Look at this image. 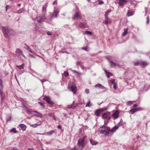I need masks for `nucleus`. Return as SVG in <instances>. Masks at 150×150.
<instances>
[{
    "instance_id": "6e6d98bb",
    "label": "nucleus",
    "mask_w": 150,
    "mask_h": 150,
    "mask_svg": "<svg viewBox=\"0 0 150 150\" xmlns=\"http://www.w3.org/2000/svg\"><path fill=\"white\" fill-rule=\"evenodd\" d=\"M100 109V110L101 112H102L103 111H105V110H106L107 109V108H102Z\"/></svg>"
},
{
    "instance_id": "2f4dec72",
    "label": "nucleus",
    "mask_w": 150,
    "mask_h": 150,
    "mask_svg": "<svg viewBox=\"0 0 150 150\" xmlns=\"http://www.w3.org/2000/svg\"><path fill=\"white\" fill-rule=\"evenodd\" d=\"M90 100H89L88 103H87L86 105V107H90L92 106V105L91 104H90Z\"/></svg>"
},
{
    "instance_id": "5701e85b",
    "label": "nucleus",
    "mask_w": 150,
    "mask_h": 150,
    "mask_svg": "<svg viewBox=\"0 0 150 150\" xmlns=\"http://www.w3.org/2000/svg\"><path fill=\"white\" fill-rule=\"evenodd\" d=\"M86 25V23H81L80 22L79 25V27L81 28H83L85 27Z\"/></svg>"
},
{
    "instance_id": "a878e982",
    "label": "nucleus",
    "mask_w": 150,
    "mask_h": 150,
    "mask_svg": "<svg viewBox=\"0 0 150 150\" xmlns=\"http://www.w3.org/2000/svg\"><path fill=\"white\" fill-rule=\"evenodd\" d=\"M128 28H125L124 30V32L122 33V35L123 36H125L128 33Z\"/></svg>"
},
{
    "instance_id": "9d476101",
    "label": "nucleus",
    "mask_w": 150,
    "mask_h": 150,
    "mask_svg": "<svg viewBox=\"0 0 150 150\" xmlns=\"http://www.w3.org/2000/svg\"><path fill=\"white\" fill-rule=\"evenodd\" d=\"M54 133H55V134H56L57 133V132L56 130H50L49 132H46L45 133L40 134L42 135L46 134L47 135L51 136Z\"/></svg>"
},
{
    "instance_id": "c9c22d12",
    "label": "nucleus",
    "mask_w": 150,
    "mask_h": 150,
    "mask_svg": "<svg viewBox=\"0 0 150 150\" xmlns=\"http://www.w3.org/2000/svg\"><path fill=\"white\" fill-rule=\"evenodd\" d=\"M103 23H104L106 25H108V23H110L111 22H109L107 20H105L103 22Z\"/></svg>"
},
{
    "instance_id": "4468645a",
    "label": "nucleus",
    "mask_w": 150,
    "mask_h": 150,
    "mask_svg": "<svg viewBox=\"0 0 150 150\" xmlns=\"http://www.w3.org/2000/svg\"><path fill=\"white\" fill-rule=\"evenodd\" d=\"M118 129L116 126H114L111 130H110V136L112 135L113 133L115 132L116 130Z\"/></svg>"
},
{
    "instance_id": "473e14b6",
    "label": "nucleus",
    "mask_w": 150,
    "mask_h": 150,
    "mask_svg": "<svg viewBox=\"0 0 150 150\" xmlns=\"http://www.w3.org/2000/svg\"><path fill=\"white\" fill-rule=\"evenodd\" d=\"M73 71L74 73H76L79 76H80L81 75V74L76 71L73 70Z\"/></svg>"
},
{
    "instance_id": "aec40b11",
    "label": "nucleus",
    "mask_w": 150,
    "mask_h": 150,
    "mask_svg": "<svg viewBox=\"0 0 150 150\" xmlns=\"http://www.w3.org/2000/svg\"><path fill=\"white\" fill-rule=\"evenodd\" d=\"M101 112L100 110V109H98L96 110L95 111V114L96 116L99 117L100 116Z\"/></svg>"
},
{
    "instance_id": "774afa93",
    "label": "nucleus",
    "mask_w": 150,
    "mask_h": 150,
    "mask_svg": "<svg viewBox=\"0 0 150 150\" xmlns=\"http://www.w3.org/2000/svg\"><path fill=\"white\" fill-rule=\"evenodd\" d=\"M137 104H134L133 106V108H135V107H136L137 106Z\"/></svg>"
},
{
    "instance_id": "6e6552de",
    "label": "nucleus",
    "mask_w": 150,
    "mask_h": 150,
    "mask_svg": "<svg viewBox=\"0 0 150 150\" xmlns=\"http://www.w3.org/2000/svg\"><path fill=\"white\" fill-rule=\"evenodd\" d=\"M43 100H45L47 103L50 105H52L54 103L53 102L51 101L50 98L48 96H45L43 98Z\"/></svg>"
},
{
    "instance_id": "37998d69",
    "label": "nucleus",
    "mask_w": 150,
    "mask_h": 150,
    "mask_svg": "<svg viewBox=\"0 0 150 150\" xmlns=\"http://www.w3.org/2000/svg\"><path fill=\"white\" fill-rule=\"evenodd\" d=\"M64 75L66 77L68 76L69 75L68 73L66 71H65L64 72Z\"/></svg>"
},
{
    "instance_id": "4c0bfd02",
    "label": "nucleus",
    "mask_w": 150,
    "mask_h": 150,
    "mask_svg": "<svg viewBox=\"0 0 150 150\" xmlns=\"http://www.w3.org/2000/svg\"><path fill=\"white\" fill-rule=\"evenodd\" d=\"M139 64H140V62H137L134 63V65L135 66H137Z\"/></svg>"
},
{
    "instance_id": "3c124183",
    "label": "nucleus",
    "mask_w": 150,
    "mask_h": 150,
    "mask_svg": "<svg viewBox=\"0 0 150 150\" xmlns=\"http://www.w3.org/2000/svg\"><path fill=\"white\" fill-rule=\"evenodd\" d=\"M40 81L42 82V84H43V82L46 81V80L45 79H43L42 80H41L40 79H39Z\"/></svg>"
},
{
    "instance_id": "a211bd4d",
    "label": "nucleus",
    "mask_w": 150,
    "mask_h": 150,
    "mask_svg": "<svg viewBox=\"0 0 150 150\" xmlns=\"http://www.w3.org/2000/svg\"><path fill=\"white\" fill-rule=\"evenodd\" d=\"M42 123L41 121H40L38 122V123H36L34 124H32L30 125L31 127H32L34 128H35L37 127L38 126H40L41 125Z\"/></svg>"
},
{
    "instance_id": "5fc2aeb1",
    "label": "nucleus",
    "mask_w": 150,
    "mask_h": 150,
    "mask_svg": "<svg viewBox=\"0 0 150 150\" xmlns=\"http://www.w3.org/2000/svg\"><path fill=\"white\" fill-rule=\"evenodd\" d=\"M47 34L48 35H52V32H51L50 31H48L47 32Z\"/></svg>"
},
{
    "instance_id": "a18cd8bd",
    "label": "nucleus",
    "mask_w": 150,
    "mask_h": 150,
    "mask_svg": "<svg viewBox=\"0 0 150 150\" xmlns=\"http://www.w3.org/2000/svg\"><path fill=\"white\" fill-rule=\"evenodd\" d=\"M113 88L115 90H116L117 89V86L116 83H114V84Z\"/></svg>"
},
{
    "instance_id": "09e8293b",
    "label": "nucleus",
    "mask_w": 150,
    "mask_h": 150,
    "mask_svg": "<svg viewBox=\"0 0 150 150\" xmlns=\"http://www.w3.org/2000/svg\"><path fill=\"white\" fill-rule=\"evenodd\" d=\"M10 8V6L8 5H6V11H7L8 9Z\"/></svg>"
},
{
    "instance_id": "20e7f679",
    "label": "nucleus",
    "mask_w": 150,
    "mask_h": 150,
    "mask_svg": "<svg viewBox=\"0 0 150 150\" xmlns=\"http://www.w3.org/2000/svg\"><path fill=\"white\" fill-rule=\"evenodd\" d=\"M82 18L81 13L79 12H76L74 15L73 19L78 20L81 19Z\"/></svg>"
},
{
    "instance_id": "2eb2a0df",
    "label": "nucleus",
    "mask_w": 150,
    "mask_h": 150,
    "mask_svg": "<svg viewBox=\"0 0 150 150\" xmlns=\"http://www.w3.org/2000/svg\"><path fill=\"white\" fill-rule=\"evenodd\" d=\"M139 108H134L131 109L129 111V113H131L132 114H133L134 112L140 110Z\"/></svg>"
},
{
    "instance_id": "4be33fe9",
    "label": "nucleus",
    "mask_w": 150,
    "mask_h": 150,
    "mask_svg": "<svg viewBox=\"0 0 150 150\" xmlns=\"http://www.w3.org/2000/svg\"><path fill=\"white\" fill-rule=\"evenodd\" d=\"M110 112H106L103 114V117L104 118H106L110 115Z\"/></svg>"
},
{
    "instance_id": "864d4df0",
    "label": "nucleus",
    "mask_w": 150,
    "mask_h": 150,
    "mask_svg": "<svg viewBox=\"0 0 150 150\" xmlns=\"http://www.w3.org/2000/svg\"><path fill=\"white\" fill-rule=\"evenodd\" d=\"M149 16H147V21H146V24H148L149 22Z\"/></svg>"
},
{
    "instance_id": "c03bdc74",
    "label": "nucleus",
    "mask_w": 150,
    "mask_h": 150,
    "mask_svg": "<svg viewBox=\"0 0 150 150\" xmlns=\"http://www.w3.org/2000/svg\"><path fill=\"white\" fill-rule=\"evenodd\" d=\"M81 61H77L76 63V65H80V66L81 65Z\"/></svg>"
},
{
    "instance_id": "c85d7f7f",
    "label": "nucleus",
    "mask_w": 150,
    "mask_h": 150,
    "mask_svg": "<svg viewBox=\"0 0 150 150\" xmlns=\"http://www.w3.org/2000/svg\"><path fill=\"white\" fill-rule=\"evenodd\" d=\"M24 63H23L21 65H16V66L19 69H23L24 68Z\"/></svg>"
},
{
    "instance_id": "39448f33",
    "label": "nucleus",
    "mask_w": 150,
    "mask_h": 150,
    "mask_svg": "<svg viewBox=\"0 0 150 150\" xmlns=\"http://www.w3.org/2000/svg\"><path fill=\"white\" fill-rule=\"evenodd\" d=\"M59 12V10L56 8H54V12L51 15V17L52 18H56L58 13Z\"/></svg>"
},
{
    "instance_id": "7ed1b4c3",
    "label": "nucleus",
    "mask_w": 150,
    "mask_h": 150,
    "mask_svg": "<svg viewBox=\"0 0 150 150\" xmlns=\"http://www.w3.org/2000/svg\"><path fill=\"white\" fill-rule=\"evenodd\" d=\"M106 58L110 63V67H115L117 65L119 67L120 66L118 64H116L111 61V60L113 59V57L112 56H108L106 57Z\"/></svg>"
},
{
    "instance_id": "393cba45",
    "label": "nucleus",
    "mask_w": 150,
    "mask_h": 150,
    "mask_svg": "<svg viewBox=\"0 0 150 150\" xmlns=\"http://www.w3.org/2000/svg\"><path fill=\"white\" fill-rule=\"evenodd\" d=\"M104 71L108 78H109L111 76H112V74L111 73L109 72H107L106 70H105Z\"/></svg>"
},
{
    "instance_id": "58836bf2",
    "label": "nucleus",
    "mask_w": 150,
    "mask_h": 150,
    "mask_svg": "<svg viewBox=\"0 0 150 150\" xmlns=\"http://www.w3.org/2000/svg\"><path fill=\"white\" fill-rule=\"evenodd\" d=\"M127 15L128 16H130L132 15V13L131 12L128 11Z\"/></svg>"
},
{
    "instance_id": "338daca9",
    "label": "nucleus",
    "mask_w": 150,
    "mask_h": 150,
    "mask_svg": "<svg viewBox=\"0 0 150 150\" xmlns=\"http://www.w3.org/2000/svg\"><path fill=\"white\" fill-rule=\"evenodd\" d=\"M80 66L81 67V68H82V69H84V67L83 65H81Z\"/></svg>"
},
{
    "instance_id": "bb28decb",
    "label": "nucleus",
    "mask_w": 150,
    "mask_h": 150,
    "mask_svg": "<svg viewBox=\"0 0 150 150\" xmlns=\"http://www.w3.org/2000/svg\"><path fill=\"white\" fill-rule=\"evenodd\" d=\"M48 115L54 118L55 120H56V118L54 113H50L48 114Z\"/></svg>"
},
{
    "instance_id": "72a5a7b5",
    "label": "nucleus",
    "mask_w": 150,
    "mask_h": 150,
    "mask_svg": "<svg viewBox=\"0 0 150 150\" xmlns=\"http://www.w3.org/2000/svg\"><path fill=\"white\" fill-rule=\"evenodd\" d=\"M23 8H21L20 9L18 10L17 11L16 13H21L23 12Z\"/></svg>"
},
{
    "instance_id": "bf43d9fd",
    "label": "nucleus",
    "mask_w": 150,
    "mask_h": 150,
    "mask_svg": "<svg viewBox=\"0 0 150 150\" xmlns=\"http://www.w3.org/2000/svg\"><path fill=\"white\" fill-rule=\"evenodd\" d=\"M57 0H55V1H54L53 3V4L54 5L55 4H57Z\"/></svg>"
},
{
    "instance_id": "423d86ee",
    "label": "nucleus",
    "mask_w": 150,
    "mask_h": 150,
    "mask_svg": "<svg viewBox=\"0 0 150 150\" xmlns=\"http://www.w3.org/2000/svg\"><path fill=\"white\" fill-rule=\"evenodd\" d=\"M15 53L16 55L20 57L21 58L22 57H23L25 58V56L24 55L23 51L20 49L17 48L15 51Z\"/></svg>"
},
{
    "instance_id": "8fccbe9b",
    "label": "nucleus",
    "mask_w": 150,
    "mask_h": 150,
    "mask_svg": "<svg viewBox=\"0 0 150 150\" xmlns=\"http://www.w3.org/2000/svg\"><path fill=\"white\" fill-rule=\"evenodd\" d=\"M85 92L87 94H88L89 93V90L88 89H85Z\"/></svg>"
},
{
    "instance_id": "680f3d73",
    "label": "nucleus",
    "mask_w": 150,
    "mask_h": 150,
    "mask_svg": "<svg viewBox=\"0 0 150 150\" xmlns=\"http://www.w3.org/2000/svg\"><path fill=\"white\" fill-rule=\"evenodd\" d=\"M38 103H39L40 105H41L42 106H44V105L43 103H41L40 102H38Z\"/></svg>"
},
{
    "instance_id": "f03ea898",
    "label": "nucleus",
    "mask_w": 150,
    "mask_h": 150,
    "mask_svg": "<svg viewBox=\"0 0 150 150\" xmlns=\"http://www.w3.org/2000/svg\"><path fill=\"white\" fill-rule=\"evenodd\" d=\"M2 31L5 37L6 38H7L8 37L9 35H10V32L11 30H9L6 27H2Z\"/></svg>"
},
{
    "instance_id": "49530a36",
    "label": "nucleus",
    "mask_w": 150,
    "mask_h": 150,
    "mask_svg": "<svg viewBox=\"0 0 150 150\" xmlns=\"http://www.w3.org/2000/svg\"><path fill=\"white\" fill-rule=\"evenodd\" d=\"M127 103L128 105H130L133 103V102L132 101H128L127 102Z\"/></svg>"
},
{
    "instance_id": "cd10ccee",
    "label": "nucleus",
    "mask_w": 150,
    "mask_h": 150,
    "mask_svg": "<svg viewBox=\"0 0 150 150\" xmlns=\"http://www.w3.org/2000/svg\"><path fill=\"white\" fill-rule=\"evenodd\" d=\"M34 112L35 113H36L38 114L37 115H35V116H38L40 117H41L42 116V114L41 113H40L37 111H33L32 112Z\"/></svg>"
},
{
    "instance_id": "79ce46f5",
    "label": "nucleus",
    "mask_w": 150,
    "mask_h": 150,
    "mask_svg": "<svg viewBox=\"0 0 150 150\" xmlns=\"http://www.w3.org/2000/svg\"><path fill=\"white\" fill-rule=\"evenodd\" d=\"M105 20H107L109 22H111L110 20L108 18V16H105Z\"/></svg>"
},
{
    "instance_id": "f8f14e48",
    "label": "nucleus",
    "mask_w": 150,
    "mask_h": 150,
    "mask_svg": "<svg viewBox=\"0 0 150 150\" xmlns=\"http://www.w3.org/2000/svg\"><path fill=\"white\" fill-rule=\"evenodd\" d=\"M118 4L120 6H122L126 4L127 2V0H117Z\"/></svg>"
},
{
    "instance_id": "ddd939ff",
    "label": "nucleus",
    "mask_w": 150,
    "mask_h": 150,
    "mask_svg": "<svg viewBox=\"0 0 150 150\" xmlns=\"http://www.w3.org/2000/svg\"><path fill=\"white\" fill-rule=\"evenodd\" d=\"M110 127L108 128H107V129H105L104 130L103 132V134H105V136H108V137L109 136V134H110Z\"/></svg>"
},
{
    "instance_id": "6ab92c4d",
    "label": "nucleus",
    "mask_w": 150,
    "mask_h": 150,
    "mask_svg": "<svg viewBox=\"0 0 150 150\" xmlns=\"http://www.w3.org/2000/svg\"><path fill=\"white\" fill-rule=\"evenodd\" d=\"M19 126L21 129L23 131H24L26 130V126L24 124H21L19 125Z\"/></svg>"
},
{
    "instance_id": "412c9836",
    "label": "nucleus",
    "mask_w": 150,
    "mask_h": 150,
    "mask_svg": "<svg viewBox=\"0 0 150 150\" xmlns=\"http://www.w3.org/2000/svg\"><path fill=\"white\" fill-rule=\"evenodd\" d=\"M94 87L95 88H98L102 89H103L105 88L100 83H98L95 85Z\"/></svg>"
},
{
    "instance_id": "f704fd0d",
    "label": "nucleus",
    "mask_w": 150,
    "mask_h": 150,
    "mask_svg": "<svg viewBox=\"0 0 150 150\" xmlns=\"http://www.w3.org/2000/svg\"><path fill=\"white\" fill-rule=\"evenodd\" d=\"M47 6V4H45L44 6L42 7V11H44L46 9V8Z\"/></svg>"
},
{
    "instance_id": "7c9ffc66",
    "label": "nucleus",
    "mask_w": 150,
    "mask_h": 150,
    "mask_svg": "<svg viewBox=\"0 0 150 150\" xmlns=\"http://www.w3.org/2000/svg\"><path fill=\"white\" fill-rule=\"evenodd\" d=\"M10 132L14 133H16L17 132V131L16 130V129L14 128H13L11 129L10 130Z\"/></svg>"
},
{
    "instance_id": "f3484780",
    "label": "nucleus",
    "mask_w": 150,
    "mask_h": 150,
    "mask_svg": "<svg viewBox=\"0 0 150 150\" xmlns=\"http://www.w3.org/2000/svg\"><path fill=\"white\" fill-rule=\"evenodd\" d=\"M77 105L74 104V102L72 104L67 106V108L69 109H74L76 106Z\"/></svg>"
},
{
    "instance_id": "c756f323",
    "label": "nucleus",
    "mask_w": 150,
    "mask_h": 150,
    "mask_svg": "<svg viewBox=\"0 0 150 150\" xmlns=\"http://www.w3.org/2000/svg\"><path fill=\"white\" fill-rule=\"evenodd\" d=\"M122 119L121 120L120 122H119L117 126H116L117 127H118V128L120 127L121 125L123 126V124L122 123Z\"/></svg>"
},
{
    "instance_id": "f257e3e1",
    "label": "nucleus",
    "mask_w": 150,
    "mask_h": 150,
    "mask_svg": "<svg viewBox=\"0 0 150 150\" xmlns=\"http://www.w3.org/2000/svg\"><path fill=\"white\" fill-rule=\"evenodd\" d=\"M68 88L69 90L72 92L74 94L76 93L77 91V88L74 82L70 83L69 84Z\"/></svg>"
},
{
    "instance_id": "603ef678",
    "label": "nucleus",
    "mask_w": 150,
    "mask_h": 150,
    "mask_svg": "<svg viewBox=\"0 0 150 150\" xmlns=\"http://www.w3.org/2000/svg\"><path fill=\"white\" fill-rule=\"evenodd\" d=\"M28 56L30 57H31L32 58H35L34 56L30 54H28Z\"/></svg>"
},
{
    "instance_id": "0eeeda50",
    "label": "nucleus",
    "mask_w": 150,
    "mask_h": 150,
    "mask_svg": "<svg viewBox=\"0 0 150 150\" xmlns=\"http://www.w3.org/2000/svg\"><path fill=\"white\" fill-rule=\"evenodd\" d=\"M85 138V137H83L82 138L80 139L78 142V145L79 146H81L82 148L83 147L84 144V140Z\"/></svg>"
},
{
    "instance_id": "13d9d810",
    "label": "nucleus",
    "mask_w": 150,
    "mask_h": 150,
    "mask_svg": "<svg viewBox=\"0 0 150 150\" xmlns=\"http://www.w3.org/2000/svg\"><path fill=\"white\" fill-rule=\"evenodd\" d=\"M81 49L82 50H84L86 51H88V50H87V47H82V48H81Z\"/></svg>"
},
{
    "instance_id": "a19ab883",
    "label": "nucleus",
    "mask_w": 150,
    "mask_h": 150,
    "mask_svg": "<svg viewBox=\"0 0 150 150\" xmlns=\"http://www.w3.org/2000/svg\"><path fill=\"white\" fill-rule=\"evenodd\" d=\"M0 85L1 87L2 88L3 87V82L1 79H0Z\"/></svg>"
},
{
    "instance_id": "0e129e2a",
    "label": "nucleus",
    "mask_w": 150,
    "mask_h": 150,
    "mask_svg": "<svg viewBox=\"0 0 150 150\" xmlns=\"http://www.w3.org/2000/svg\"><path fill=\"white\" fill-rule=\"evenodd\" d=\"M26 109L27 110L28 113H30V112L29 109L28 108H26Z\"/></svg>"
},
{
    "instance_id": "e433bc0d",
    "label": "nucleus",
    "mask_w": 150,
    "mask_h": 150,
    "mask_svg": "<svg viewBox=\"0 0 150 150\" xmlns=\"http://www.w3.org/2000/svg\"><path fill=\"white\" fill-rule=\"evenodd\" d=\"M86 33L88 35H92V34L91 32L88 31H85Z\"/></svg>"
},
{
    "instance_id": "dca6fc26",
    "label": "nucleus",
    "mask_w": 150,
    "mask_h": 150,
    "mask_svg": "<svg viewBox=\"0 0 150 150\" xmlns=\"http://www.w3.org/2000/svg\"><path fill=\"white\" fill-rule=\"evenodd\" d=\"M25 46V48L28 51L33 54H35V52L34 51H32L30 48L26 44H24Z\"/></svg>"
},
{
    "instance_id": "69168bd1",
    "label": "nucleus",
    "mask_w": 150,
    "mask_h": 150,
    "mask_svg": "<svg viewBox=\"0 0 150 150\" xmlns=\"http://www.w3.org/2000/svg\"><path fill=\"white\" fill-rule=\"evenodd\" d=\"M22 105L25 109L27 108V107L25 105V104L23 103H22Z\"/></svg>"
},
{
    "instance_id": "ea45409f",
    "label": "nucleus",
    "mask_w": 150,
    "mask_h": 150,
    "mask_svg": "<svg viewBox=\"0 0 150 150\" xmlns=\"http://www.w3.org/2000/svg\"><path fill=\"white\" fill-rule=\"evenodd\" d=\"M90 142L93 145H96L97 144L96 142H95L91 140H90Z\"/></svg>"
},
{
    "instance_id": "052dcab7",
    "label": "nucleus",
    "mask_w": 150,
    "mask_h": 150,
    "mask_svg": "<svg viewBox=\"0 0 150 150\" xmlns=\"http://www.w3.org/2000/svg\"><path fill=\"white\" fill-rule=\"evenodd\" d=\"M115 81V80L114 79H112V80H111V82L112 83L114 84V83H114Z\"/></svg>"
},
{
    "instance_id": "4d7b16f0",
    "label": "nucleus",
    "mask_w": 150,
    "mask_h": 150,
    "mask_svg": "<svg viewBox=\"0 0 150 150\" xmlns=\"http://www.w3.org/2000/svg\"><path fill=\"white\" fill-rule=\"evenodd\" d=\"M42 18H41L40 19L38 20V22L39 23H41L42 22Z\"/></svg>"
},
{
    "instance_id": "9b49d317",
    "label": "nucleus",
    "mask_w": 150,
    "mask_h": 150,
    "mask_svg": "<svg viewBox=\"0 0 150 150\" xmlns=\"http://www.w3.org/2000/svg\"><path fill=\"white\" fill-rule=\"evenodd\" d=\"M119 112L117 110H116L112 114L113 118L115 119L118 117L119 116Z\"/></svg>"
},
{
    "instance_id": "1a4fd4ad",
    "label": "nucleus",
    "mask_w": 150,
    "mask_h": 150,
    "mask_svg": "<svg viewBox=\"0 0 150 150\" xmlns=\"http://www.w3.org/2000/svg\"><path fill=\"white\" fill-rule=\"evenodd\" d=\"M109 127H105V125L102 127H100L98 129V131L100 133V134H103L104 130L105 129H107V128H108Z\"/></svg>"
},
{
    "instance_id": "e2e57ef3",
    "label": "nucleus",
    "mask_w": 150,
    "mask_h": 150,
    "mask_svg": "<svg viewBox=\"0 0 150 150\" xmlns=\"http://www.w3.org/2000/svg\"><path fill=\"white\" fill-rule=\"evenodd\" d=\"M11 116H10V117H9L7 119V121H9L11 120Z\"/></svg>"
},
{
    "instance_id": "de8ad7c7",
    "label": "nucleus",
    "mask_w": 150,
    "mask_h": 150,
    "mask_svg": "<svg viewBox=\"0 0 150 150\" xmlns=\"http://www.w3.org/2000/svg\"><path fill=\"white\" fill-rule=\"evenodd\" d=\"M98 2H99L98 4L99 5H101L102 4H103L104 3L103 1H97Z\"/></svg>"
},
{
    "instance_id": "b1692460",
    "label": "nucleus",
    "mask_w": 150,
    "mask_h": 150,
    "mask_svg": "<svg viewBox=\"0 0 150 150\" xmlns=\"http://www.w3.org/2000/svg\"><path fill=\"white\" fill-rule=\"evenodd\" d=\"M148 63L145 61L140 62V65L142 67H145L147 65Z\"/></svg>"
}]
</instances>
